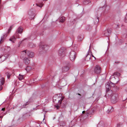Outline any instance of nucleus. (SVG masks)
Here are the masks:
<instances>
[{"instance_id":"f257e3e1","label":"nucleus","mask_w":127,"mask_h":127,"mask_svg":"<svg viewBox=\"0 0 127 127\" xmlns=\"http://www.w3.org/2000/svg\"><path fill=\"white\" fill-rule=\"evenodd\" d=\"M76 54L75 52L72 51L70 53L69 57L70 60L72 61H74L75 59Z\"/></svg>"},{"instance_id":"f03ea898","label":"nucleus","mask_w":127,"mask_h":127,"mask_svg":"<svg viewBox=\"0 0 127 127\" xmlns=\"http://www.w3.org/2000/svg\"><path fill=\"white\" fill-rule=\"evenodd\" d=\"M15 35L12 36L9 39V40L11 41L12 42L14 43L16 39L15 37V36L17 38H20L19 35L17 32H16Z\"/></svg>"},{"instance_id":"7ed1b4c3","label":"nucleus","mask_w":127,"mask_h":127,"mask_svg":"<svg viewBox=\"0 0 127 127\" xmlns=\"http://www.w3.org/2000/svg\"><path fill=\"white\" fill-rule=\"evenodd\" d=\"M95 72L96 74H99L101 72V68L100 66L98 65H96L94 69Z\"/></svg>"},{"instance_id":"20e7f679","label":"nucleus","mask_w":127,"mask_h":127,"mask_svg":"<svg viewBox=\"0 0 127 127\" xmlns=\"http://www.w3.org/2000/svg\"><path fill=\"white\" fill-rule=\"evenodd\" d=\"M91 55V51L89 50L88 51L86 57L85 59L87 61L90 60Z\"/></svg>"},{"instance_id":"39448f33","label":"nucleus","mask_w":127,"mask_h":127,"mask_svg":"<svg viewBox=\"0 0 127 127\" xmlns=\"http://www.w3.org/2000/svg\"><path fill=\"white\" fill-rule=\"evenodd\" d=\"M9 56V55H3L0 57V63L4 61V60Z\"/></svg>"},{"instance_id":"423d86ee","label":"nucleus","mask_w":127,"mask_h":127,"mask_svg":"<svg viewBox=\"0 0 127 127\" xmlns=\"http://www.w3.org/2000/svg\"><path fill=\"white\" fill-rule=\"evenodd\" d=\"M65 49H60L58 51L59 55L60 56L63 55V54L64 55V54L65 53Z\"/></svg>"},{"instance_id":"0eeeda50","label":"nucleus","mask_w":127,"mask_h":127,"mask_svg":"<svg viewBox=\"0 0 127 127\" xmlns=\"http://www.w3.org/2000/svg\"><path fill=\"white\" fill-rule=\"evenodd\" d=\"M28 14L29 15L31 16V18H32V19L33 18H34V17L35 15L34 13L31 11V10H30L29 11Z\"/></svg>"},{"instance_id":"6e6552de","label":"nucleus","mask_w":127,"mask_h":127,"mask_svg":"<svg viewBox=\"0 0 127 127\" xmlns=\"http://www.w3.org/2000/svg\"><path fill=\"white\" fill-rule=\"evenodd\" d=\"M27 55L30 57L32 58L34 56V54L33 52L30 51H27Z\"/></svg>"},{"instance_id":"1a4fd4ad","label":"nucleus","mask_w":127,"mask_h":127,"mask_svg":"<svg viewBox=\"0 0 127 127\" xmlns=\"http://www.w3.org/2000/svg\"><path fill=\"white\" fill-rule=\"evenodd\" d=\"M23 31V29L21 27H19L17 30L16 32H17L18 33H21Z\"/></svg>"},{"instance_id":"9d476101","label":"nucleus","mask_w":127,"mask_h":127,"mask_svg":"<svg viewBox=\"0 0 127 127\" xmlns=\"http://www.w3.org/2000/svg\"><path fill=\"white\" fill-rule=\"evenodd\" d=\"M24 63L26 64H28L30 62V60L27 58H25L24 59Z\"/></svg>"},{"instance_id":"9b49d317","label":"nucleus","mask_w":127,"mask_h":127,"mask_svg":"<svg viewBox=\"0 0 127 127\" xmlns=\"http://www.w3.org/2000/svg\"><path fill=\"white\" fill-rule=\"evenodd\" d=\"M104 122L101 121L97 125V127H104Z\"/></svg>"},{"instance_id":"f8f14e48","label":"nucleus","mask_w":127,"mask_h":127,"mask_svg":"<svg viewBox=\"0 0 127 127\" xmlns=\"http://www.w3.org/2000/svg\"><path fill=\"white\" fill-rule=\"evenodd\" d=\"M106 90V91L107 92L108 91H109L110 92L111 91L110 90H109L110 89V87L109 85L108 84H107L105 86Z\"/></svg>"},{"instance_id":"ddd939ff","label":"nucleus","mask_w":127,"mask_h":127,"mask_svg":"<svg viewBox=\"0 0 127 127\" xmlns=\"http://www.w3.org/2000/svg\"><path fill=\"white\" fill-rule=\"evenodd\" d=\"M69 69V68L67 66L63 67L62 69L63 71V72L67 71Z\"/></svg>"},{"instance_id":"4468645a","label":"nucleus","mask_w":127,"mask_h":127,"mask_svg":"<svg viewBox=\"0 0 127 127\" xmlns=\"http://www.w3.org/2000/svg\"><path fill=\"white\" fill-rule=\"evenodd\" d=\"M4 78L2 77L1 79L0 82V86L3 85L4 83Z\"/></svg>"},{"instance_id":"2eb2a0df","label":"nucleus","mask_w":127,"mask_h":127,"mask_svg":"<svg viewBox=\"0 0 127 127\" xmlns=\"http://www.w3.org/2000/svg\"><path fill=\"white\" fill-rule=\"evenodd\" d=\"M39 46L40 48L41 49V48L43 49H45V47H47V46H46L45 45H43V44L41 43L39 45Z\"/></svg>"},{"instance_id":"dca6fc26","label":"nucleus","mask_w":127,"mask_h":127,"mask_svg":"<svg viewBox=\"0 0 127 127\" xmlns=\"http://www.w3.org/2000/svg\"><path fill=\"white\" fill-rule=\"evenodd\" d=\"M61 98L59 100V99H57V101L60 104H61L62 101L63 100L64 98V97L63 96H62V95L61 94Z\"/></svg>"},{"instance_id":"f3484780","label":"nucleus","mask_w":127,"mask_h":127,"mask_svg":"<svg viewBox=\"0 0 127 127\" xmlns=\"http://www.w3.org/2000/svg\"><path fill=\"white\" fill-rule=\"evenodd\" d=\"M27 51L26 50H25L21 52V54L23 56L25 55L26 54L27 55Z\"/></svg>"},{"instance_id":"a211bd4d","label":"nucleus","mask_w":127,"mask_h":127,"mask_svg":"<svg viewBox=\"0 0 127 127\" xmlns=\"http://www.w3.org/2000/svg\"><path fill=\"white\" fill-rule=\"evenodd\" d=\"M65 20V17H62L60 18V21L61 22H63Z\"/></svg>"},{"instance_id":"6ab92c4d","label":"nucleus","mask_w":127,"mask_h":127,"mask_svg":"<svg viewBox=\"0 0 127 127\" xmlns=\"http://www.w3.org/2000/svg\"><path fill=\"white\" fill-rule=\"evenodd\" d=\"M110 32H109L108 30H106L104 32V35L106 36H107L109 34Z\"/></svg>"},{"instance_id":"aec40b11","label":"nucleus","mask_w":127,"mask_h":127,"mask_svg":"<svg viewBox=\"0 0 127 127\" xmlns=\"http://www.w3.org/2000/svg\"><path fill=\"white\" fill-rule=\"evenodd\" d=\"M24 78L23 75H21L20 74H19L18 77V79L20 80H22Z\"/></svg>"},{"instance_id":"412c9836","label":"nucleus","mask_w":127,"mask_h":127,"mask_svg":"<svg viewBox=\"0 0 127 127\" xmlns=\"http://www.w3.org/2000/svg\"><path fill=\"white\" fill-rule=\"evenodd\" d=\"M4 35H3L1 37V39L0 41V43H1L2 42L4 39Z\"/></svg>"},{"instance_id":"4be33fe9","label":"nucleus","mask_w":127,"mask_h":127,"mask_svg":"<svg viewBox=\"0 0 127 127\" xmlns=\"http://www.w3.org/2000/svg\"><path fill=\"white\" fill-rule=\"evenodd\" d=\"M25 69L27 71H29L31 69V68L30 66H28Z\"/></svg>"},{"instance_id":"5701e85b","label":"nucleus","mask_w":127,"mask_h":127,"mask_svg":"<svg viewBox=\"0 0 127 127\" xmlns=\"http://www.w3.org/2000/svg\"><path fill=\"white\" fill-rule=\"evenodd\" d=\"M90 2V0H85V1L84 2V4H87Z\"/></svg>"},{"instance_id":"b1692460","label":"nucleus","mask_w":127,"mask_h":127,"mask_svg":"<svg viewBox=\"0 0 127 127\" xmlns=\"http://www.w3.org/2000/svg\"><path fill=\"white\" fill-rule=\"evenodd\" d=\"M30 103L28 101L26 102V103H25V104L23 105L22 106V107L23 108H25L26 107V106L28 105Z\"/></svg>"},{"instance_id":"393cba45","label":"nucleus","mask_w":127,"mask_h":127,"mask_svg":"<svg viewBox=\"0 0 127 127\" xmlns=\"http://www.w3.org/2000/svg\"><path fill=\"white\" fill-rule=\"evenodd\" d=\"M113 108L112 107H111V108L110 110L109 109H108V110L107 111L108 112H111L113 111Z\"/></svg>"},{"instance_id":"a878e982","label":"nucleus","mask_w":127,"mask_h":127,"mask_svg":"<svg viewBox=\"0 0 127 127\" xmlns=\"http://www.w3.org/2000/svg\"><path fill=\"white\" fill-rule=\"evenodd\" d=\"M65 125V123L64 122H61L60 123V126H64Z\"/></svg>"},{"instance_id":"bb28decb","label":"nucleus","mask_w":127,"mask_h":127,"mask_svg":"<svg viewBox=\"0 0 127 127\" xmlns=\"http://www.w3.org/2000/svg\"><path fill=\"white\" fill-rule=\"evenodd\" d=\"M124 21L126 23H127V13L126 14L124 19Z\"/></svg>"},{"instance_id":"cd10ccee","label":"nucleus","mask_w":127,"mask_h":127,"mask_svg":"<svg viewBox=\"0 0 127 127\" xmlns=\"http://www.w3.org/2000/svg\"><path fill=\"white\" fill-rule=\"evenodd\" d=\"M6 74L7 75V78L8 79L10 78V77L11 74L8 72H7Z\"/></svg>"},{"instance_id":"c85d7f7f","label":"nucleus","mask_w":127,"mask_h":127,"mask_svg":"<svg viewBox=\"0 0 127 127\" xmlns=\"http://www.w3.org/2000/svg\"><path fill=\"white\" fill-rule=\"evenodd\" d=\"M114 75H117V76H120L121 74L118 72H116L114 73Z\"/></svg>"},{"instance_id":"c756f323","label":"nucleus","mask_w":127,"mask_h":127,"mask_svg":"<svg viewBox=\"0 0 127 127\" xmlns=\"http://www.w3.org/2000/svg\"><path fill=\"white\" fill-rule=\"evenodd\" d=\"M110 85L112 87H114L115 86V84H114L113 83H112L111 82L110 83Z\"/></svg>"},{"instance_id":"7c9ffc66","label":"nucleus","mask_w":127,"mask_h":127,"mask_svg":"<svg viewBox=\"0 0 127 127\" xmlns=\"http://www.w3.org/2000/svg\"><path fill=\"white\" fill-rule=\"evenodd\" d=\"M121 125L120 123H119L117 124V127H121Z\"/></svg>"},{"instance_id":"2f4dec72","label":"nucleus","mask_w":127,"mask_h":127,"mask_svg":"<svg viewBox=\"0 0 127 127\" xmlns=\"http://www.w3.org/2000/svg\"><path fill=\"white\" fill-rule=\"evenodd\" d=\"M43 5V4H40L39 5H38V6H39V7H42Z\"/></svg>"},{"instance_id":"473e14b6","label":"nucleus","mask_w":127,"mask_h":127,"mask_svg":"<svg viewBox=\"0 0 127 127\" xmlns=\"http://www.w3.org/2000/svg\"><path fill=\"white\" fill-rule=\"evenodd\" d=\"M56 108H57V109H59V108H60V106H58V105H57L56 106Z\"/></svg>"},{"instance_id":"72a5a7b5","label":"nucleus","mask_w":127,"mask_h":127,"mask_svg":"<svg viewBox=\"0 0 127 127\" xmlns=\"http://www.w3.org/2000/svg\"><path fill=\"white\" fill-rule=\"evenodd\" d=\"M11 27H10V29H9L8 30V33H9V32H10V31L11 30Z\"/></svg>"},{"instance_id":"f704fd0d","label":"nucleus","mask_w":127,"mask_h":127,"mask_svg":"<svg viewBox=\"0 0 127 127\" xmlns=\"http://www.w3.org/2000/svg\"><path fill=\"white\" fill-rule=\"evenodd\" d=\"M91 55L92 56V57H93L94 58V59H95L94 60H95V59H96L95 58L92 54V53H91Z\"/></svg>"},{"instance_id":"c9c22d12","label":"nucleus","mask_w":127,"mask_h":127,"mask_svg":"<svg viewBox=\"0 0 127 127\" xmlns=\"http://www.w3.org/2000/svg\"><path fill=\"white\" fill-rule=\"evenodd\" d=\"M78 41H81V39H80L79 37H78Z\"/></svg>"},{"instance_id":"e433bc0d","label":"nucleus","mask_w":127,"mask_h":127,"mask_svg":"<svg viewBox=\"0 0 127 127\" xmlns=\"http://www.w3.org/2000/svg\"><path fill=\"white\" fill-rule=\"evenodd\" d=\"M5 110V108H2L1 109V110L2 111H4Z\"/></svg>"},{"instance_id":"4c0bfd02","label":"nucleus","mask_w":127,"mask_h":127,"mask_svg":"<svg viewBox=\"0 0 127 127\" xmlns=\"http://www.w3.org/2000/svg\"><path fill=\"white\" fill-rule=\"evenodd\" d=\"M85 113V111H82V113Z\"/></svg>"},{"instance_id":"58836bf2","label":"nucleus","mask_w":127,"mask_h":127,"mask_svg":"<svg viewBox=\"0 0 127 127\" xmlns=\"http://www.w3.org/2000/svg\"><path fill=\"white\" fill-rule=\"evenodd\" d=\"M8 48L9 50L10 49V48L9 47H8Z\"/></svg>"},{"instance_id":"ea45409f","label":"nucleus","mask_w":127,"mask_h":127,"mask_svg":"<svg viewBox=\"0 0 127 127\" xmlns=\"http://www.w3.org/2000/svg\"><path fill=\"white\" fill-rule=\"evenodd\" d=\"M20 0L21 1H24L25 0Z\"/></svg>"},{"instance_id":"a19ab883","label":"nucleus","mask_w":127,"mask_h":127,"mask_svg":"<svg viewBox=\"0 0 127 127\" xmlns=\"http://www.w3.org/2000/svg\"><path fill=\"white\" fill-rule=\"evenodd\" d=\"M55 98V97H53V99H54Z\"/></svg>"},{"instance_id":"79ce46f5","label":"nucleus","mask_w":127,"mask_h":127,"mask_svg":"<svg viewBox=\"0 0 127 127\" xmlns=\"http://www.w3.org/2000/svg\"><path fill=\"white\" fill-rule=\"evenodd\" d=\"M0 88H1V89H1H1H2V88H1V87H0Z\"/></svg>"},{"instance_id":"37998d69","label":"nucleus","mask_w":127,"mask_h":127,"mask_svg":"<svg viewBox=\"0 0 127 127\" xmlns=\"http://www.w3.org/2000/svg\"><path fill=\"white\" fill-rule=\"evenodd\" d=\"M105 6H106V5H105L104 6V7H105Z\"/></svg>"}]
</instances>
